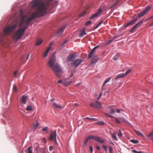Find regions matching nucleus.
Segmentation results:
<instances>
[{"label":"nucleus","instance_id":"nucleus-27","mask_svg":"<svg viewBox=\"0 0 153 153\" xmlns=\"http://www.w3.org/2000/svg\"><path fill=\"white\" fill-rule=\"evenodd\" d=\"M134 131L139 136H141L143 137H144V135L140 131H138L135 130Z\"/></svg>","mask_w":153,"mask_h":153},{"label":"nucleus","instance_id":"nucleus-19","mask_svg":"<svg viewBox=\"0 0 153 153\" xmlns=\"http://www.w3.org/2000/svg\"><path fill=\"white\" fill-rule=\"evenodd\" d=\"M27 97L25 95H24L22 96L21 101L22 103L25 104L27 101Z\"/></svg>","mask_w":153,"mask_h":153},{"label":"nucleus","instance_id":"nucleus-12","mask_svg":"<svg viewBox=\"0 0 153 153\" xmlns=\"http://www.w3.org/2000/svg\"><path fill=\"white\" fill-rule=\"evenodd\" d=\"M138 17H136L134 18L133 19H132L131 21L127 23L125 26V27H126L128 26L132 25L134 24L138 19Z\"/></svg>","mask_w":153,"mask_h":153},{"label":"nucleus","instance_id":"nucleus-14","mask_svg":"<svg viewBox=\"0 0 153 153\" xmlns=\"http://www.w3.org/2000/svg\"><path fill=\"white\" fill-rule=\"evenodd\" d=\"M98 47V46L97 45L95 47L92 49L90 53L88 55V59L91 58L93 56L94 54L95 53L96 49Z\"/></svg>","mask_w":153,"mask_h":153},{"label":"nucleus","instance_id":"nucleus-5","mask_svg":"<svg viewBox=\"0 0 153 153\" xmlns=\"http://www.w3.org/2000/svg\"><path fill=\"white\" fill-rule=\"evenodd\" d=\"M82 60L78 59L73 60L71 63V65L72 67H77L82 62Z\"/></svg>","mask_w":153,"mask_h":153},{"label":"nucleus","instance_id":"nucleus-22","mask_svg":"<svg viewBox=\"0 0 153 153\" xmlns=\"http://www.w3.org/2000/svg\"><path fill=\"white\" fill-rule=\"evenodd\" d=\"M53 105L56 108H61L62 109L64 108V107L62 106L61 105L56 102L53 103Z\"/></svg>","mask_w":153,"mask_h":153},{"label":"nucleus","instance_id":"nucleus-17","mask_svg":"<svg viewBox=\"0 0 153 153\" xmlns=\"http://www.w3.org/2000/svg\"><path fill=\"white\" fill-rule=\"evenodd\" d=\"M56 131H55L54 132L51 133L50 134L49 139H50V140H53L54 138L55 137V141H56Z\"/></svg>","mask_w":153,"mask_h":153},{"label":"nucleus","instance_id":"nucleus-2","mask_svg":"<svg viewBox=\"0 0 153 153\" xmlns=\"http://www.w3.org/2000/svg\"><path fill=\"white\" fill-rule=\"evenodd\" d=\"M39 0H33L34 3L33 5V7H36V9L37 11H38V9L39 7H41L39 9L40 10H43L44 11V14H45L47 12L46 9L51 8L50 6H51V2L53 0H47L48 1L46 3H41L39 1Z\"/></svg>","mask_w":153,"mask_h":153},{"label":"nucleus","instance_id":"nucleus-6","mask_svg":"<svg viewBox=\"0 0 153 153\" xmlns=\"http://www.w3.org/2000/svg\"><path fill=\"white\" fill-rule=\"evenodd\" d=\"M17 26L16 24H14L11 26H8L4 30L6 33H8L10 31L14 30Z\"/></svg>","mask_w":153,"mask_h":153},{"label":"nucleus","instance_id":"nucleus-47","mask_svg":"<svg viewBox=\"0 0 153 153\" xmlns=\"http://www.w3.org/2000/svg\"><path fill=\"white\" fill-rule=\"evenodd\" d=\"M64 80L62 79H59L57 82V83L58 84H62L63 85V82Z\"/></svg>","mask_w":153,"mask_h":153},{"label":"nucleus","instance_id":"nucleus-55","mask_svg":"<svg viewBox=\"0 0 153 153\" xmlns=\"http://www.w3.org/2000/svg\"><path fill=\"white\" fill-rule=\"evenodd\" d=\"M109 151L110 153L112 152V148L111 147H109Z\"/></svg>","mask_w":153,"mask_h":153},{"label":"nucleus","instance_id":"nucleus-50","mask_svg":"<svg viewBox=\"0 0 153 153\" xmlns=\"http://www.w3.org/2000/svg\"><path fill=\"white\" fill-rule=\"evenodd\" d=\"M91 20L88 21L85 23V25H88L90 24L91 23Z\"/></svg>","mask_w":153,"mask_h":153},{"label":"nucleus","instance_id":"nucleus-34","mask_svg":"<svg viewBox=\"0 0 153 153\" xmlns=\"http://www.w3.org/2000/svg\"><path fill=\"white\" fill-rule=\"evenodd\" d=\"M86 14V12L85 11H84V12H82L80 13L79 15V17L81 18L85 16Z\"/></svg>","mask_w":153,"mask_h":153},{"label":"nucleus","instance_id":"nucleus-16","mask_svg":"<svg viewBox=\"0 0 153 153\" xmlns=\"http://www.w3.org/2000/svg\"><path fill=\"white\" fill-rule=\"evenodd\" d=\"M73 82V80L69 81L68 79H64V81L63 82V85L68 86Z\"/></svg>","mask_w":153,"mask_h":153},{"label":"nucleus","instance_id":"nucleus-26","mask_svg":"<svg viewBox=\"0 0 153 153\" xmlns=\"http://www.w3.org/2000/svg\"><path fill=\"white\" fill-rule=\"evenodd\" d=\"M39 124L38 123V122L37 121L36 123H34L33 124V128L35 129H36L37 127L39 126Z\"/></svg>","mask_w":153,"mask_h":153},{"label":"nucleus","instance_id":"nucleus-33","mask_svg":"<svg viewBox=\"0 0 153 153\" xmlns=\"http://www.w3.org/2000/svg\"><path fill=\"white\" fill-rule=\"evenodd\" d=\"M32 146H30L27 149L28 153H33L32 151Z\"/></svg>","mask_w":153,"mask_h":153},{"label":"nucleus","instance_id":"nucleus-23","mask_svg":"<svg viewBox=\"0 0 153 153\" xmlns=\"http://www.w3.org/2000/svg\"><path fill=\"white\" fill-rule=\"evenodd\" d=\"M126 76L125 74H119L117 76L115 79V80H116L118 78H122Z\"/></svg>","mask_w":153,"mask_h":153},{"label":"nucleus","instance_id":"nucleus-31","mask_svg":"<svg viewBox=\"0 0 153 153\" xmlns=\"http://www.w3.org/2000/svg\"><path fill=\"white\" fill-rule=\"evenodd\" d=\"M111 137L115 141H117L118 140V139L117 138L116 135L114 133H113L111 135Z\"/></svg>","mask_w":153,"mask_h":153},{"label":"nucleus","instance_id":"nucleus-51","mask_svg":"<svg viewBox=\"0 0 153 153\" xmlns=\"http://www.w3.org/2000/svg\"><path fill=\"white\" fill-rule=\"evenodd\" d=\"M48 128V127L46 126V127H44L42 129V130L43 131H47Z\"/></svg>","mask_w":153,"mask_h":153},{"label":"nucleus","instance_id":"nucleus-43","mask_svg":"<svg viewBox=\"0 0 153 153\" xmlns=\"http://www.w3.org/2000/svg\"><path fill=\"white\" fill-rule=\"evenodd\" d=\"M122 120V121H123V122H124V123H125L128 124H129V125H130V124L129 123L128 121L127 120H126L124 118H123Z\"/></svg>","mask_w":153,"mask_h":153},{"label":"nucleus","instance_id":"nucleus-3","mask_svg":"<svg viewBox=\"0 0 153 153\" xmlns=\"http://www.w3.org/2000/svg\"><path fill=\"white\" fill-rule=\"evenodd\" d=\"M41 7H39L38 11H36V13H33L31 17L26 20L25 23L27 25H28L30 22L34 19L35 18L39 17L45 15L44 14V11L43 10H40L39 9Z\"/></svg>","mask_w":153,"mask_h":153},{"label":"nucleus","instance_id":"nucleus-7","mask_svg":"<svg viewBox=\"0 0 153 153\" xmlns=\"http://www.w3.org/2000/svg\"><path fill=\"white\" fill-rule=\"evenodd\" d=\"M90 106L94 108L98 109H101L102 107L101 103L97 101L95 102L91 103L90 104Z\"/></svg>","mask_w":153,"mask_h":153},{"label":"nucleus","instance_id":"nucleus-28","mask_svg":"<svg viewBox=\"0 0 153 153\" xmlns=\"http://www.w3.org/2000/svg\"><path fill=\"white\" fill-rule=\"evenodd\" d=\"M26 110L28 111H32L33 110L32 106L31 105H28L26 108Z\"/></svg>","mask_w":153,"mask_h":153},{"label":"nucleus","instance_id":"nucleus-21","mask_svg":"<svg viewBox=\"0 0 153 153\" xmlns=\"http://www.w3.org/2000/svg\"><path fill=\"white\" fill-rule=\"evenodd\" d=\"M95 140L101 144L103 143L104 142V140H102L100 137H96Z\"/></svg>","mask_w":153,"mask_h":153},{"label":"nucleus","instance_id":"nucleus-49","mask_svg":"<svg viewBox=\"0 0 153 153\" xmlns=\"http://www.w3.org/2000/svg\"><path fill=\"white\" fill-rule=\"evenodd\" d=\"M102 147L104 149V150L105 151H107V147L106 146H105L104 145H102Z\"/></svg>","mask_w":153,"mask_h":153},{"label":"nucleus","instance_id":"nucleus-41","mask_svg":"<svg viewBox=\"0 0 153 153\" xmlns=\"http://www.w3.org/2000/svg\"><path fill=\"white\" fill-rule=\"evenodd\" d=\"M76 72L75 70H74L73 72H71V73L69 77V78H70L73 76L74 75V73Z\"/></svg>","mask_w":153,"mask_h":153},{"label":"nucleus","instance_id":"nucleus-35","mask_svg":"<svg viewBox=\"0 0 153 153\" xmlns=\"http://www.w3.org/2000/svg\"><path fill=\"white\" fill-rule=\"evenodd\" d=\"M130 141L134 144H137L139 143V141L137 140L131 139Z\"/></svg>","mask_w":153,"mask_h":153},{"label":"nucleus","instance_id":"nucleus-40","mask_svg":"<svg viewBox=\"0 0 153 153\" xmlns=\"http://www.w3.org/2000/svg\"><path fill=\"white\" fill-rule=\"evenodd\" d=\"M104 124L105 123L103 121H100L97 123V124L101 126L104 125Z\"/></svg>","mask_w":153,"mask_h":153},{"label":"nucleus","instance_id":"nucleus-20","mask_svg":"<svg viewBox=\"0 0 153 153\" xmlns=\"http://www.w3.org/2000/svg\"><path fill=\"white\" fill-rule=\"evenodd\" d=\"M52 48L50 46L46 50V51L44 53L43 55V56L44 57H46L47 56L48 53L50 50H51Z\"/></svg>","mask_w":153,"mask_h":153},{"label":"nucleus","instance_id":"nucleus-25","mask_svg":"<svg viewBox=\"0 0 153 153\" xmlns=\"http://www.w3.org/2000/svg\"><path fill=\"white\" fill-rule=\"evenodd\" d=\"M146 136L149 139H153V131L149 134L146 135Z\"/></svg>","mask_w":153,"mask_h":153},{"label":"nucleus","instance_id":"nucleus-54","mask_svg":"<svg viewBox=\"0 0 153 153\" xmlns=\"http://www.w3.org/2000/svg\"><path fill=\"white\" fill-rule=\"evenodd\" d=\"M118 1H117L115 2L114 4H112V5H111V6L113 7H114L115 6V5H116L118 3Z\"/></svg>","mask_w":153,"mask_h":153},{"label":"nucleus","instance_id":"nucleus-4","mask_svg":"<svg viewBox=\"0 0 153 153\" xmlns=\"http://www.w3.org/2000/svg\"><path fill=\"white\" fill-rule=\"evenodd\" d=\"M27 27L25 26L19 29L16 33L14 38L18 40L22 37L23 34L25 33Z\"/></svg>","mask_w":153,"mask_h":153},{"label":"nucleus","instance_id":"nucleus-53","mask_svg":"<svg viewBox=\"0 0 153 153\" xmlns=\"http://www.w3.org/2000/svg\"><path fill=\"white\" fill-rule=\"evenodd\" d=\"M53 149V146H51L49 147V150L50 151H51Z\"/></svg>","mask_w":153,"mask_h":153},{"label":"nucleus","instance_id":"nucleus-59","mask_svg":"<svg viewBox=\"0 0 153 153\" xmlns=\"http://www.w3.org/2000/svg\"><path fill=\"white\" fill-rule=\"evenodd\" d=\"M90 151L91 152H93V147L92 146H90Z\"/></svg>","mask_w":153,"mask_h":153},{"label":"nucleus","instance_id":"nucleus-64","mask_svg":"<svg viewBox=\"0 0 153 153\" xmlns=\"http://www.w3.org/2000/svg\"><path fill=\"white\" fill-rule=\"evenodd\" d=\"M54 43H53V42H51L50 43V44L49 45H53V44Z\"/></svg>","mask_w":153,"mask_h":153},{"label":"nucleus","instance_id":"nucleus-32","mask_svg":"<svg viewBox=\"0 0 153 153\" xmlns=\"http://www.w3.org/2000/svg\"><path fill=\"white\" fill-rule=\"evenodd\" d=\"M146 13V12L143 10V12H141L138 14V17L139 18L141 17L142 16L144 15Z\"/></svg>","mask_w":153,"mask_h":153},{"label":"nucleus","instance_id":"nucleus-46","mask_svg":"<svg viewBox=\"0 0 153 153\" xmlns=\"http://www.w3.org/2000/svg\"><path fill=\"white\" fill-rule=\"evenodd\" d=\"M131 71V69H128L125 72V75L126 76L128 74L130 73Z\"/></svg>","mask_w":153,"mask_h":153},{"label":"nucleus","instance_id":"nucleus-9","mask_svg":"<svg viewBox=\"0 0 153 153\" xmlns=\"http://www.w3.org/2000/svg\"><path fill=\"white\" fill-rule=\"evenodd\" d=\"M105 114L110 118H114L115 119L114 121L117 123L120 124L121 123V121L120 120L121 118H119L117 117H115L112 115L108 113H105Z\"/></svg>","mask_w":153,"mask_h":153},{"label":"nucleus","instance_id":"nucleus-30","mask_svg":"<svg viewBox=\"0 0 153 153\" xmlns=\"http://www.w3.org/2000/svg\"><path fill=\"white\" fill-rule=\"evenodd\" d=\"M96 137H95V136L92 135H89V136H88V137H86V138H87V139L88 140L89 139H93L94 140H95Z\"/></svg>","mask_w":153,"mask_h":153},{"label":"nucleus","instance_id":"nucleus-56","mask_svg":"<svg viewBox=\"0 0 153 153\" xmlns=\"http://www.w3.org/2000/svg\"><path fill=\"white\" fill-rule=\"evenodd\" d=\"M113 41L112 39L108 40L106 43V45H107L111 43Z\"/></svg>","mask_w":153,"mask_h":153},{"label":"nucleus","instance_id":"nucleus-57","mask_svg":"<svg viewBox=\"0 0 153 153\" xmlns=\"http://www.w3.org/2000/svg\"><path fill=\"white\" fill-rule=\"evenodd\" d=\"M153 18V15L151 16L150 17H149V18H148L146 20V21H148L149 20H150L151 19H152Z\"/></svg>","mask_w":153,"mask_h":153},{"label":"nucleus","instance_id":"nucleus-52","mask_svg":"<svg viewBox=\"0 0 153 153\" xmlns=\"http://www.w3.org/2000/svg\"><path fill=\"white\" fill-rule=\"evenodd\" d=\"M115 111L113 108H111L110 111L109 112L110 114H113L115 112Z\"/></svg>","mask_w":153,"mask_h":153},{"label":"nucleus","instance_id":"nucleus-44","mask_svg":"<svg viewBox=\"0 0 153 153\" xmlns=\"http://www.w3.org/2000/svg\"><path fill=\"white\" fill-rule=\"evenodd\" d=\"M88 141V140L86 138L84 142V146L85 147L87 146Z\"/></svg>","mask_w":153,"mask_h":153},{"label":"nucleus","instance_id":"nucleus-15","mask_svg":"<svg viewBox=\"0 0 153 153\" xmlns=\"http://www.w3.org/2000/svg\"><path fill=\"white\" fill-rule=\"evenodd\" d=\"M99 58L97 56H95L94 58L92 59L91 62L90 63V65L91 66H92L95 64L96 63L98 60Z\"/></svg>","mask_w":153,"mask_h":153},{"label":"nucleus","instance_id":"nucleus-63","mask_svg":"<svg viewBox=\"0 0 153 153\" xmlns=\"http://www.w3.org/2000/svg\"><path fill=\"white\" fill-rule=\"evenodd\" d=\"M132 151L134 153H137V151L135 150H132Z\"/></svg>","mask_w":153,"mask_h":153},{"label":"nucleus","instance_id":"nucleus-24","mask_svg":"<svg viewBox=\"0 0 153 153\" xmlns=\"http://www.w3.org/2000/svg\"><path fill=\"white\" fill-rule=\"evenodd\" d=\"M43 40L42 39H39L37 40L36 41V46H39L40 45L42 42Z\"/></svg>","mask_w":153,"mask_h":153},{"label":"nucleus","instance_id":"nucleus-62","mask_svg":"<svg viewBox=\"0 0 153 153\" xmlns=\"http://www.w3.org/2000/svg\"><path fill=\"white\" fill-rule=\"evenodd\" d=\"M65 43H64V42H63V43H62V44L61 45V46H62V47H64L65 46Z\"/></svg>","mask_w":153,"mask_h":153},{"label":"nucleus","instance_id":"nucleus-60","mask_svg":"<svg viewBox=\"0 0 153 153\" xmlns=\"http://www.w3.org/2000/svg\"><path fill=\"white\" fill-rule=\"evenodd\" d=\"M120 110L119 109H117L116 110V111L117 113H120Z\"/></svg>","mask_w":153,"mask_h":153},{"label":"nucleus","instance_id":"nucleus-36","mask_svg":"<svg viewBox=\"0 0 153 153\" xmlns=\"http://www.w3.org/2000/svg\"><path fill=\"white\" fill-rule=\"evenodd\" d=\"M111 79V77H109V78H108L107 79L105 80L104 81V82L102 86H104L106 83H107Z\"/></svg>","mask_w":153,"mask_h":153},{"label":"nucleus","instance_id":"nucleus-48","mask_svg":"<svg viewBox=\"0 0 153 153\" xmlns=\"http://www.w3.org/2000/svg\"><path fill=\"white\" fill-rule=\"evenodd\" d=\"M118 54H116L115 55L113 58V59L114 61L116 60L118 58Z\"/></svg>","mask_w":153,"mask_h":153},{"label":"nucleus","instance_id":"nucleus-61","mask_svg":"<svg viewBox=\"0 0 153 153\" xmlns=\"http://www.w3.org/2000/svg\"><path fill=\"white\" fill-rule=\"evenodd\" d=\"M96 148L98 150H100V147L99 146H96Z\"/></svg>","mask_w":153,"mask_h":153},{"label":"nucleus","instance_id":"nucleus-39","mask_svg":"<svg viewBox=\"0 0 153 153\" xmlns=\"http://www.w3.org/2000/svg\"><path fill=\"white\" fill-rule=\"evenodd\" d=\"M151 6H148V7H146V8L144 10V11L146 13L148 10H149L151 9Z\"/></svg>","mask_w":153,"mask_h":153},{"label":"nucleus","instance_id":"nucleus-45","mask_svg":"<svg viewBox=\"0 0 153 153\" xmlns=\"http://www.w3.org/2000/svg\"><path fill=\"white\" fill-rule=\"evenodd\" d=\"M122 133L120 129L119 130V132L118 134V136L119 137H121L122 136Z\"/></svg>","mask_w":153,"mask_h":153},{"label":"nucleus","instance_id":"nucleus-58","mask_svg":"<svg viewBox=\"0 0 153 153\" xmlns=\"http://www.w3.org/2000/svg\"><path fill=\"white\" fill-rule=\"evenodd\" d=\"M119 37V36H114L113 37L112 39L113 40H114L115 39H116L117 38H118Z\"/></svg>","mask_w":153,"mask_h":153},{"label":"nucleus","instance_id":"nucleus-11","mask_svg":"<svg viewBox=\"0 0 153 153\" xmlns=\"http://www.w3.org/2000/svg\"><path fill=\"white\" fill-rule=\"evenodd\" d=\"M102 11V9H100L99 10L97 11L96 13L91 16L89 17V19H92L94 18L100 16L101 15Z\"/></svg>","mask_w":153,"mask_h":153},{"label":"nucleus","instance_id":"nucleus-38","mask_svg":"<svg viewBox=\"0 0 153 153\" xmlns=\"http://www.w3.org/2000/svg\"><path fill=\"white\" fill-rule=\"evenodd\" d=\"M103 22V21H102V22H100L94 28V30L97 28L99 26H100V25Z\"/></svg>","mask_w":153,"mask_h":153},{"label":"nucleus","instance_id":"nucleus-18","mask_svg":"<svg viewBox=\"0 0 153 153\" xmlns=\"http://www.w3.org/2000/svg\"><path fill=\"white\" fill-rule=\"evenodd\" d=\"M86 33L85 32V28H84L82 30L80 31V33L79 34V37L80 38L82 37L84 35L86 34Z\"/></svg>","mask_w":153,"mask_h":153},{"label":"nucleus","instance_id":"nucleus-37","mask_svg":"<svg viewBox=\"0 0 153 153\" xmlns=\"http://www.w3.org/2000/svg\"><path fill=\"white\" fill-rule=\"evenodd\" d=\"M84 120H85V119H88V120H94L95 121H97V119H96L95 118H89V117H86L85 118H84Z\"/></svg>","mask_w":153,"mask_h":153},{"label":"nucleus","instance_id":"nucleus-8","mask_svg":"<svg viewBox=\"0 0 153 153\" xmlns=\"http://www.w3.org/2000/svg\"><path fill=\"white\" fill-rule=\"evenodd\" d=\"M77 55L75 53H72L69 55L66 58L67 62H69L75 59Z\"/></svg>","mask_w":153,"mask_h":153},{"label":"nucleus","instance_id":"nucleus-13","mask_svg":"<svg viewBox=\"0 0 153 153\" xmlns=\"http://www.w3.org/2000/svg\"><path fill=\"white\" fill-rule=\"evenodd\" d=\"M65 28V27L63 26L62 27L57 30L56 33V35L58 36H60L63 33L64 31Z\"/></svg>","mask_w":153,"mask_h":153},{"label":"nucleus","instance_id":"nucleus-42","mask_svg":"<svg viewBox=\"0 0 153 153\" xmlns=\"http://www.w3.org/2000/svg\"><path fill=\"white\" fill-rule=\"evenodd\" d=\"M13 91L16 92L17 91V87L15 85H13Z\"/></svg>","mask_w":153,"mask_h":153},{"label":"nucleus","instance_id":"nucleus-1","mask_svg":"<svg viewBox=\"0 0 153 153\" xmlns=\"http://www.w3.org/2000/svg\"><path fill=\"white\" fill-rule=\"evenodd\" d=\"M56 61L55 56H52L48 61V65L53 70L56 76L59 78H60L62 71L59 64L57 63H55Z\"/></svg>","mask_w":153,"mask_h":153},{"label":"nucleus","instance_id":"nucleus-29","mask_svg":"<svg viewBox=\"0 0 153 153\" xmlns=\"http://www.w3.org/2000/svg\"><path fill=\"white\" fill-rule=\"evenodd\" d=\"M24 23H25V21L24 17H23L22 18V19L20 22L19 26L20 27L21 26H22L23 25V24Z\"/></svg>","mask_w":153,"mask_h":153},{"label":"nucleus","instance_id":"nucleus-10","mask_svg":"<svg viewBox=\"0 0 153 153\" xmlns=\"http://www.w3.org/2000/svg\"><path fill=\"white\" fill-rule=\"evenodd\" d=\"M143 20H142L138 22L130 30V32L131 33L134 31L137 28L140 26L143 23Z\"/></svg>","mask_w":153,"mask_h":153}]
</instances>
